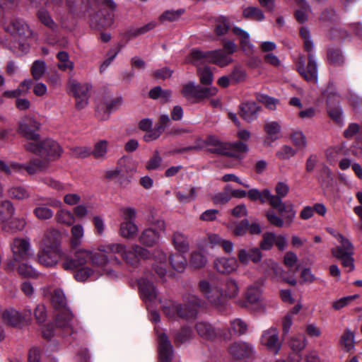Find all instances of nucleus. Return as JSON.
Segmentation results:
<instances>
[{
    "label": "nucleus",
    "mask_w": 362,
    "mask_h": 362,
    "mask_svg": "<svg viewBox=\"0 0 362 362\" xmlns=\"http://www.w3.org/2000/svg\"><path fill=\"white\" fill-rule=\"evenodd\" d=\"M108 252L78 250L75 253L74 259H66L62 263L65 270H74L80 267L75 273V279L78 281L83 282L86 280L94 281L100 276L106 274L109 277L115 279L117 274L107 267L109 263Z\"/></svg>",
    "instance_id": "f257e3e1"
},
{
    "label": "nucleus",
    "mask_w": 362,
    "mask_h": 362,
    "mask_svg": "<svg viewBox=\"0 0 362 362\" xmlns=\"http://www.w3.org/2000/svg\"><path fill=\"white\" fill-rule=\"evenodd\" d=\"M184 305L168 300L162 302V309L163 313L170 319L177 317L186 320L194 319L197 317L198 309L202 305L203 303L197 296L188 294L183 298Z\"/></svg>",
    "instance_id": "f03ea898"
},
{
    "label": "nucleus",
    "mask_w": 362,
    "mask_h": 362,
    "mask_svg": "<svg viewBox=\"0 0 362 362\" xmlns=\"http://www.w3.org/2000/svg\"><path fill=\"white\" fill-rule=\"evenodd\" d=\"M300 35L303 41L304 49L308 52V64L305 65L304 59L301 57L299 59L297 69L299 74L310 83L317 82V64L315 55L313 53L314 43L311 39L310 32L306 27H301Z\"/></svg>",
    "instance_id": "7ed1b4c3"
},
{
    "label": "nucleus",
    "mask_w": 362,
    "mask_h": 362,
    "mask_svg": "<svg viewBox=\"0 0 362 362\" xmlns=\"http://www.w3.org/2000/svg\"><path fill=\"white\" fill-rule=\"evenodd\" d=\"M99 250L105 252L119 255L127 265L133 267H138L141 259H147L150 256L148 250L136 244L127 247L122 243H111L107 245H100Z\"/></svg>",
    "instance_id": "20e7f679"
},
{
    "label": "nucleus",
    "mask_w": 362,
    "mask_h": 362,
    "mask_svg": "<svg viewBox=\"0 0 362 362\" xmlns=\"http://www.w3.org/2000/svg\"><path fill=\"white\" fill-rule=\"evenodd\" d=\"M51 301L53 306L59 310L56 316L58 327L71 329L74 317L70 310L66 307V301L64 292L56 289L52 294Z\"/></svg>",
    "instance_id": "39448f33"
},
{
    "label": "nucleus",
    "mask_w": 362,
    "mask_h": 362,
    "mask_svg": "<svg viewBox=\"0 0 362 362\" xmlns=\"http://www.w3.org/2000/svg\"><path fill=\"white\" fill-rule=\"evenodd\" d=\"M25 148L31 153L47 157L50 160L59 158L62 153V148L59 144L49 139L42 141L39 139L34 142L28 141L25 144Z\"/></svg>",
    "instance_id": "423d86ee"
},
{
    "label": "nucleus",
    "mask_w": 362,
    "mask_h": 362,
    "mask_svg": "<svg viewBox=\"0 0 362 362\" xmlns=\"http://www.w3.org/2000/svg\"><path fill=\"white\" fill-rule=\"evenodd\" d=\"M339 245L332 249V254L341 261L342 265L349 269V272L354 269V259L353 257L354 246L351 241L341 233L334 234Z\"/></svg>",
    "instance_id": "0eeeda50"
},
{
    "label": "nucleus",
    "mask_w": 362,
    "mask_h": 362,
    "mask_svg": "<svg viewBox=\"0 0 362 362\" xmlns=\"http://www.w3.org/2000/svg\"><path fill=\"white\" fill-rule=\"evenodd\" d=\"M276 194L273 197H277L276 202V209L279 213H286L285 221L287 224H291L296 216V211L291 203L283 202V198L286 197L289 192V187L286 182H278L274 188Z\"/></svg>",
    "instance_id": "6e6552de"
},
{
    "label": "nucleus",
    "mask_w": 362,
    "mask_h": 362,
    "mask_svg": "<svg viewBox=\"0 0 362 362\" xmlns=\"http://www.w3.org/2000/svg\"><path fill=\"white\" fill-rule=\"evenodd\" d=\"M30 309L19 311L13 308H0V325L2 324L13 327H18L30 320Z\"/></svg>",
    "instance_id": "1a4fd4ad"
},
{
    "label": "nucleus",
    "mask_w": 362,
    "mask_h": 362,
    "mask_svg": "<svg viewBox=\"0 0 362 362\" xmlns=\"http://www.w3.org/2000/svg\"><path fill=\"white\" fill-rule=\"evenodd\" d=\"M165 230V221L157 220L152 227L146 228L141 232L139 237V241L146 247H153L158 243L160 233Z\"/></svg>",
    "instance_id": "9d476101"
},
{
    "label": "nucleus",
    "mask_w": 362,
    "mask_h": 362,
    "mask_svg": "<svg viewBox=\"0 0 362 362\" xmlns=\"http://www.w3.org/2000/svg\"><path fill=\"white\" fill-rule=\"evenodd\" d=\"M217 92L215 87L204 88L194 83H189L184 86L182 88L183 95L192 103H198L202 100L211 95H214Z\"/></svg>",
    "instance_id": "9b49d317"
},
{
    "label": "nucleus",
    "mask_w": 362,
    "mask_h": 362,
    "mask_svg": "<svg viewBox=\"0 0 362 362\" xmlns=\"http://www.w3.org/2000/svg\"><path fill=\"white\" fill-rule=\"evenodd\" d=\"M10 247L15 262L27 259L32 257L34 255L30 239L28 238H14Z\"/></svg>",
    "instance_id": "f8f14e48"
},
{
    "label": "nucleus",
    "mask_w": 362,
    "mask_h": 362,
    "mask_svg": "<svg viewBox=\"0 0 362 362\" xmlns=\"http://www.w3.org/2000/svg\"><path fill=\"white\" fill-rule=\"evenodd\" d=\"M37 262L45 267H55L60 259H65L62 249L39 247Z\"/></svg>",
    "instance_id": "ddd939ff"
},
{
    "label": "nucleus",
    "mask_w": 362,
    "mask_h": 362,
    "mask_svg": "<svg viewBox=\"0 0 362 362\" xmlns=\"http://www.w3.org/2000/svg\"><path fill=\"white\" fill-rule=\"evenodd\" d=\"M199 288L209 303L216 307L221 305V291L216 283L203 279L199 281Z\"/></svg>",
    "instance_id": "4468645a"
},
{
    "label": "nucleus",
    "mask_w": 362,
    "mask_h": 362,
    "mask_svg": "<svg viewBox=\"0 0 362 362\" xmlns=\"http://www.w3.org/2000/svg\"><path fill=\"white\" fill-rule=\"evenodd\" d=\"M69 88L76 98V108L83 109L88 105V93L91 86L88 83H80L74 80H70Z\"/></svg>",
    "instance_id": "2eb2a0df"
},
{
    "label": "nucleus",
    "mask_w": 362,
    "mask_h": 362,
    "mask_svg": "<svg viewBox=\"0 0 362 362\" xmlns=\"http://www.w3.org/2000/svg\"><path fill=\"white\" fill-rule=\"evenodd\" d=\"M39 128L40 123L30 116L23 117L19 122V133L28 141L34 142L40 139L39 134L35 131Z\"/></svg>",
    "instance_id": "dca6fc26"
},
{
    "label": "nucleus",
    "mask_w": 362,
    "mask_h": 362,
    "mask_svg": "<svg viewBox=\"0 0 362 362\" xmlns=\"http://www.w3.org/2000/svg\"><path fill=\"white\" fill-rule=\"evenodd\" d=\"M262 269L268 275H272L277 281L286 282L290 285L295 286L297 283L295 278H286L284 276V269L272 259H267L262 264Z\"/></svg>",
    "instance_id": "f3484780"
},
{
    "label": "nucleus",
    "mask_w": 362,
    "mask_h": 362,
    "mask_svg": "<svg viewBox=\"0 0 362 362\" xmlns=\"http://www.w3.org/2000/svg\"><path fill=\"white\" fill-rule=\"evenodd\" d=\"M136 172V164L127 157L121 158L117 163V168L113 170H109L106 173L108 178H113L124 175H132Z\"/></svg>",
    "instance_id": "a211bd4d"
},
{
    "label": "nucleus",
    "mask_w": 362,
    "mask_h": 362,
    "mask_svg": "<svg viewBox=\"0 0 362 362\" xmlns=\"http://www.w3.org/2000/svg\"><path fill=\"white\" fill-rule=\"evenodd\" d=\"M261 344L274 354L279 353L281 347L279 332L276 328L270 327L263 332L261 337Z\"/></svg>",
    "instance_id": "6ab92c4d"
},
{
    "label": "nucleus",
    "mask_w": 362,
    "mask_h": 362,
    "mask_svg": "<svg viewBox=\"0 0 362 362\" xmlns=\"http://www.w3.org/2000/svg\"><path fill=\"white\" fill-rule=\"evenodd\" d=\"M5 29L12 35L22 38H28L33 34L29 26L20 18L11 19L8 23L5 24Z\"/></svg>",
    "instance_id": "aec40b11"
},
{
    "label": "nucleus",
    "mask_w": 362,
    "mask_h": 362,
    "mask_svg": "<svg viewBox=\"0 0 362 362\" xmlns=\"http://www.w3.org/2000/svg\"><path fill=\"white\" fill-rule=\"evenodd\" d=\"M231 356L236 359L250 358L254 354L253 346L246 341H239L232 344L228 348Z\"/></svg>",
    "instance_id": "412c9836"
},
{
    "label": "nucleus",
    "mask_w": 362,
    "mask_h": 362,
    "mask_svg": "<svg viewBox=\"0 0 362 362\" xmlns=\"http://www.w3.org/2000/svg\"><path fill=\"white\" fill-rule=\"evenodd\" d=\"M158 339V353L160 362H170L173 358V346L165 333L156 331Z\"/></svg>",
    "instance_id": "4be33fe9"
},
{
    "label": "nucleus",
    "mask_w": 362,
    "mask_h": 362,
    "mask_svg": "<svg viewBox=\"0 0 362 362\" xmlns=\"http://www.w3.org/2000/svg\"><path fill=\"white\" fill-rule=\"evenodd\" d=\"M138 285L142 299L146 303H155L158 293L153 282L146 278H141L138 281Z\"/></svg>",
    "instance_id": "5701e85b"
},
{
    "label": "nucleus",
    "mask_w": 362,
    "mask_h": 362,
    "mask_svg": "<svg viewBox=\"0 0 362 362\" xmlns=\"http://www.w3.org/2000/svg\"><path fill=\"white\" fill-rule=\"evenodd\" d=\"M214 269L220 274H229L238 268V259L235 257H217L214 262Z\"/></svg>",
    "instance_id": "b1692460"
},
{
    "label": "nucleus",
    "mask_w": 362,
    "mask_h": 362,
    "mask_svg": "<svg viewBox=\"0 0 362 362\" xmlns=\"http://www.w3.org/2000/svg\"><path fill=\"white\" fill-rule=\"evenodd\" d=\"M238 262L243 265H247L250 262L258 263L262 258V254L258 247L241 248L238 251Z\"/></svg>",
    "instance_id": "393cba45"
},
{
    "label": "nucleus",
    "mask_w": 362,
    "mask_h": 362,
    "mask_svg": "<svg viewBox=\"0 0 362 362\" xmlns=\"http://www.w3.org/2000/svg\"><path fill=\"white\" fill-rule=\"evenodd\" d=\"M196 329L198 334L205 339H213L217 336L222 337L225 340H230V335L221 334L220 330L214 328L211 324L206 322H199L196 325Z\"/></svg>",
    "instance_id": "a878e982"
},
{
    "label": "nucleus",
    "mask_w": 362,
    "mask_h": 362,
    "mask_svg": "<svg viewBox=\"0 0 362 362\" xmlns=\"http://www.w3.org/2000/svg\"><path fill=\"white\" fill-rule=\"evenodd\" d=\"M262 289L257 283L248 286L245 291V306L257 305L262 301Z\"/></svg>",
    "instance_id": "bb28decb"
},
{
    "label": "nucleus",
    "mask_w": 362,
    "mask_h": 362,
    "mask_svg": "<svg viewBox=\"0 0 362 362\" xmlns=\"http://www.w3.org/2000/svg\"><path fill=\"white\" fill-rule=\"evenodd\" d=\"M40 247L62 249L59 232L56 229H49L43 235Z\"/></svg>",
    "instance_id": "cd10ccee"
},
{
    "label": "nucleus",
    "mask_w": 362,
    "mask_h": 362,
    "mask_svg": "<svg viewBox=\"0 0 362 362\" xmlns=\"http://www.w3.org/2000/svg\"><path fill=\"white\" fill-rule=\"evenodd\" d=\"M260 107L255 102L243 103L240 107V115L247 122H251L257 118Z\"/></svg>",
    "instance_id": "c85d7f7f"
},
{
    "label": "nucleus",
    "mask_w": 362,
    "mask_h": 362,
    "mask_svg": "<svg viewBox=\"0 0 362 362\" xmlns=\"http://www.w3.org/2000/svg\"><path fill=\"white\" fill-rule=\"evenodd\" d=\"M122 97H117L105 104L100 105L98 107V115L100 119L105 120L108 118L110 114L117 110L122 104Z\"/></svg>",
    "instance_id": "c756f323"
},
{
    "label": "nucleus",
    "mask_w": 362,
    "mask_h": 362,
    "mask_svg": "<svg viewBox=\"0 0 362 362\" xmlns=\"http://www.w3.org/2000/svg\"><path fill=\"white\" fill-rule=\"evenodd\" d=\"M226 148V156L240 160L244 158L248 151L247 145L242 141L228 143Z\"/></svg>",
    "instance_id": "7c9ffc66"
},
{
    "label": "nucleus",
    "mask_w": 362,
    "mask_h": 362,
    "mask_svg": "<svg viewBox=\"0 0 362 362\" xmlns=\"http://www.w3.org/2000/svg\"><path fill=\"white\" fill-rule=\"evenodd\" d=\"M233 32L239 37L240 47L245 54L248 56L253 54L255 47L250 40L249 33L238 27H234Z\"/></svg>",
    "instance_id": "2f4dec72"
},
{
    "label": "nucleus",
    "mask_w": 362,
    "mask_h": 362,
    "mask_svg": "<svg viewBox=\"0 0 362 362\" xmlns=\"http://www.w3.org/2000/svg\"><path fill=\"white\" fill-rule=\"evenodd\" d=\"M210 51L203 52L199 49H192L189 55L187 57L186 62L192 63L197 67L205 63H209Z\"/></svg>",
    "instance_id": "473e14b6"
},
{
    "label": "nucleus",
    "mask_w": 362,
    "mask_h": 362,
    "mask_svg": "<svg viewBox=\"0 0 362 362\" xmlns=\"http://www.w3.org/2000/svg\"><path fill=\"white\" fill-rule=\"evenodd\" d=\"M239 286L238 282L231 278L227 279L223 284V288L221 291V299L226 298H234L239 293Z\"/></svg>",
    "instance_id": "72a5a7b5"
},
{
    "label": "nucleus",
    "mask_w": 362,
    "mask_h": 362,
    "mask_svg": "<svg viewBox=\"0 0 362 362\" xmlns=\"http://www.w3.org/2000/svg\"><path fill=\"white\" fill-rule=\"evenodd\" d=\"M209 63L215 64L221 67H224L232 62L230 56L222 49L210 51Z\"/></svg>",
    "instance_id": "f704fd0d"
},
{
    "label": "nucleus",
    "mask_w": 362,
    "mask_h": 362,
    "mask_svg": "<svg viewBox=\"0 0 362 362\" xmlns=\"http://www.w3.org/2000/svg\"><path fill=\"white\" fill-rule=\"evenodd\" d=\"M139 231L135 221H122L119 226V234L124 238L133 239Z\"/></svg>",
    "instance_id": "c9c22d12"
},
{
    "label": "nucleus",
    "mask_w": 362,
    "mask_h": 362,
    "mask_svg": "<svg viewBox=\"0 0 362 362\" xmlns=\"http://www.w3.org/2000/svg\"><path fill=\"white\" fill-rule=\"evenodd\" d=\"M198 189L193 186L187 187L185 190H179L175 192L177 200L182 204L194 201L197 197Z\"/></svg>",
    "instance_id": "e433bc0d"
},
{
    "label": "nucleus",
    "mask_w": 362,
    "mask_h": 362,
    "mask_svg": "<svg viewBox=\"0 0 362 362\" xmlns=\"http://www.w3.org/2000/svg\"><path fill=\"white\" fill-rule=\"evenodd\" d=\"M172 243L175 249L180 253L188 252L189 245L187 237L180 232H175L172 236Z\"/></svg>",
    "instance_id": "4c0bfd02"
},
{
    "label": "nucleus",
    "mask_w": 362,
    "mask_h": 362,
    "mask_svg": "<svg viewBox=\"0 0 362 362\" xmlns=\"http://www.w3.org/2000/svg\"><path fill=\"white\" fill-rule=\"evenodd\" d=\"M206 144L207 145V151L218 154V155H226V151H227V144L228 143H223L221 142L218 139H216L214 136H209Z\"/></svg>",
    "instance_id": "58836bf2"
},
{
    "label": "nucleus",
    "mask_w": 362,
    "mask_h": 362,
    "mask_svg": "<svg viewBox=\"0 0 362 362\" xmlns=\"http://www.w3.org/2000/svg\"><path fill=\"white\" fill-rule=\"evenodd\" d=\"M334 100L339 103V96L338 95H329L327 98V105H328V112L329 117L336 121L338 123L342 122V110L341 107L339 106H333L334 105Z\"/></svg>",
    "instance_id": "ea45409f"
},
{
    "label": "nucleus",
    "mask_w": 362,
    "mask_h": 362,
    "mask_svg": "<svg viewBox=\"0 0 362 362\" xmlns=\"http://www.w3.org/2000/svg\"><path fill=\"white\" fill-rule=\"evenodd\" d=\"M8 196L16 200H24L28 199L30 196V192L24 186L13 185L8 189Z\"/></svg>",
    "instance_id": "a19ab883"
},
{
    "label": "nucleus",
    "mask_w": 362,
    "mask_h": 362,
    "mask_svg": "<svg viewBox=\"0 0 362 362\" xmlns=\"http://www.w3.org/2000/svg\"><path fill=\"white\" fill-rule=\"evenodd\" d=\"M84 236V228L81 224H76L71 229L70 244L72 248L80 246Z\"/></svg>",
    "instance_id": "79ce46f5"
},
{
    "label": "nucleus",
    "mask_w": 362,
    "mask_h": 362,
    "mask_svg": "<svg viewBox=\"0 0 362 362\" xmlns=\"http://www.w3.org/2000/svg\"><path fill=\"white\" fill-rule=\"evenodd\" d=\"M281 125L278 122H267L264 124V131L267 134V139L274 141L281 137Z\"/></svg>",
    "instance_id": "37998d69"
},
{
    "label": "nucleus",
    "mask_w": 362,
    "mask_h": 362,
    "mask_svg": "<svg viewBox=\"0 0 362 362\" xmlns=\"http://www.w3.org/2000/svg\"><path fill=\"white\" fill-rule=\"evenodd\" d=\"M14 213L15 208L10 201L4 200L0 203V223H6Z\"/></svg>",
    "instance_id": "c03bdc74"
},
{
    "label": "nucleus",
    "mask_w": 362,
    "mask_h": 362,
    "mask_svg": "<svg viewBox=\"0 0 362 362\" xmlns=\"http://www.w3.org/2000/svg\"><path fill=\"white\" fill-rule=\"evenodd\" d=\"M108 152V142L106 140H100L96 142L93 149L91 151V155L98 160H105L107 158Z\"/></svg>",
    "instance_id": "a18cd8bd"
},
{
    "label": "nucleus",
    "mask_w": 362,
    "mask_h": 362,
    "mask_svg": "<svg viewBox=\"0 0 362 362\" xmlns=\"http://www.w3.org/2000/svg\"><path fill=\"white\" fill-rule=\"evenodd\" d=\"M59 60L57 67L62 71H72L74 67V62L69 59V56L67 52L61 51L57 54Z\"/></svg>",
    "instance_id": "49530a36"
},
{
    "label": "nucleus",
    "mask_w": 362,
    "mask_h": 362,
    "mask_svg": "<svg viewBox=\"0 0 362 362\" xmlns=\"http://www.w3.org/2000/svg\"><path fill=\"white\" fill-rule=\"evenodd\" d=\"M354 333L349 329H346L341 337L340 344L346 351H350L354 349Z\"/></svg>",
    "instance_id": "de8ad7c7"
},
{
    "label": "nucleus",
    "mask_w": 362,
    "mask_h": 362,
    "mask_svg": "<svg viewBox=\"0 0 362 362\" xmlns=\"http://www.w3.org/2000/svg\"><path fill=\"white\" fill-rule=\"evenodd\" d=\"M300 8L296 10L295 16L300 23H303L308 21L310 13L309 6L306 4L305 0H296Z\"/></svg>",
    "instance_id": "09e8293b"
},
{
    "label": "nucleus",
    "mask_w": 362,
    "mask_h": 362,
    "mask_svg": "<svg viewBox=\"0 0 362 362\" xmlns=\"http://www.w3.org/2000/svg\"><path fill=\"white\" fill-rule=\"evenodd\" d=\"M47 69L46 63L43 60H36L31 66V74L36 81L42 78Z\"/></svg>",
    "instance_id": "8fccbe9b"
},
{
    "label": "nucleus",
    "mask_w": 362,
    "mask_h": 362,
    "mask_svg": "<svg viewBox=\"0 0 362 362\" xmlns=\"http://www.w3.org/2000/svg\"><path fill=\"white\" fill-rule=\"evenodd\" d=\"M227 228L231 230L235 235L243 236L248 230L249 221L247 219H243L236 225L232 223L228 224Z\"/></svg>",
    "instance_id": "3c124183"
},
{
    "label": "nucleus",
    "mask_w": 362,
    "mask_h": 362,
    "mask_svg": "<svg viewBox=\"0 0 362 362\" xmlns=\"http://www.w3.org/2000/svg\"><path fill=\"white\" fill-rule=\"evenodd\" d=\"M25 220L23 218H16L4 225L3 229L6 231L16 232L22 230L25 226Z\"/></svg>",
    "instance_id": "603ef678"
},
{
    "label": "nucleus",
    "mask_w": 362,
    "mask_h": 362,
    "mask_svg": "<svg viewBox=\"0 0 362 362\" xmlns=\"http://www.w3.org/2000/svg\"><path fill=\"white\" fill-rule=\"evenodd\" d=\"M57 223L71 226L74 223V216L73 214L68 210L61 209L59 210L55 216Z\"/></svg>",
    "instance_id": "864d4df0"
},
{
    "label": "nucleus",
    "mask_w": 362,
    "mask_h": 362,
    "mask_svg": "<svg viewBox=\"0 0 362 362\" xmlns=\"http://www.w3.org/2000/svg\"><path fill=\"white\" fill-rule=\"evenodd\" d=\"M245 18L262 21L264 18L263 12L257 7L250 6L245 8L243 11Z\"/></svg>",
    "instance_id": "5fc2aeb1"
},
{
    "label": "nucleus",
    "mask_w": 362,
    "mask_h": 362,
    "mask_svg": "<svg viewBox=\"0 0 362 362\" xmlns=\"http://www.w3.org/2000/svg\"><path fill=\"white\" fill-rule=\"evenodd\" d=\"M35 217L41 221H45L52 218L54 212L49 208L40 205L36 206L33 210Z\"/></svg>",
    "instance_id": "6e6d98bb"
},
{
    "label": "nucleus",
    "mask_w": 362,
    "mask_h": 362,
    "mask_svg": "<svg viewBox=\"0 0 362 362\" xmlns=\"http://www.w3.org/2000/svg\"><path fill=\"white\" fill-rule=\"evenodd\" d=\"M156 262H159L160 266H156L155 268L156 272L160 276L163 277L166 273L165 264L167 262V256L162 251H156Z\"/></svg>",
    "instance_id": "4d7b16f0"
},
{
    "label": "nucleus",
    "mask_w": 362,
    "mask_h": 362,
    "mask_svg": "<svg viewBox=\"0 0 362 362\" xmlns=\"http://www.w3.org/2000/svg\"><path fill=\"white\" fill-rule=\"evenodd\" d=\"M230 23L229 20L224 17H219L216 22L215 31L217 35H223L230 29Z\"/></svg>",
    "instance_id": "13d9d810"
},
{
    "label": "nucleus",
    "mask_w": 362,
    "mask_h": 362,
    "mask_svg": "<svg viewBox=\"0 0 362 362\" xmlns=\"http://www.w3.org/2000/svg\"><path fill=\"white\" fill-rule=\"evenodd\" d=\"M305 337L302 334L293 337L289 342L291 349L297 353L301 351L305 347Z\"/></svg>",
    "instance_id": "bf43d9fd"
},
{
    "label": "nucleus",
    "mask_w": 362,
    "mask_h": 362,
    "mask_svg": "<svg viewBox=\"0 0 362 362\" xmlns=\"http://www.w3.org/2000/svg\"><path fill=\"white\" fill-rule=\"evenodd\" d=\"M258 201H259L262 204H264L267 202H269V204L273 208L276 209V202L277 201V197H273V194L269 189H264L260 191L259 195Z\"/></svg>",
    "instance_id": "052dcab7"
},
{
    "label": "nucleus",
    "mask_w": 362,
    "mask_h": 362,
    "mask_svg": "<svg viewBox=\"0 0 362 362\" xmlns=\"http://www.w3.org/2000/svg\"><path fill=\"white\" fill-rule=\"evenodd\" d=\"M327 60L330 64L339 66L343 63L344 57L339 49L329 48L327 52Z\"/></svg>",
    "instance_id": "680f3d73"
},
{
    "label": "nucleus",
    "mask_w": 362,
    "mask_h": 362,
    "mask_svg": "<svg viewBox=\"0 0 362 362\" xmlns=\"http://www.w3.org/2000/svg\"><path fill=\"white\" fill-rule=\"evenodd\" d=\"M18 272L23 277L37 278L38 276L37 271L27 263L20 264L18 267Z\"/></svg>",
    "instance_id": "e2e57ef3"
},
{
    "label": "nucleus",
    "mask_w": 362,
    "mask_h": 362,
    "mask_svg": "<svg viewBox=\"0 0 362 362\" xmlns=\"http://www.w3.org/2000/svg\"><path fill=\"white\" fill-rule=\"evenodd\" d=\"M291 139L298 149L303 150L306 147V139L301 131L293 132L291 135Z\"/></svg>",
    "instance_id": "0e129e2a"
},
{
    "label": "nucleus",
    "mask_w": 362,
    "mask_h": 362,
    "mask_svg": "<svg viewBox=\"0 0 362 362\" xmlns=\"http://www.w3.org/2000/svg\"><path fill=\"white\" fill-rule=\"evenodd\" d=\"M136 209L131 206H124L119 209V216L122 221H135Z\"/></svg>",
    "instance_id": "69168bd1"
},
{
    "label": "nucleus",
    "mask_w": 362,
    "mask_h": 362,
    "mask_svg": "<svg viewBox=\"0 0 362 362\" xmlns=\"http://www.w3.org/2000/svg\"><path fill=\"white\" fill-rule=\"evenodd\" d=\"M206 262L207 259L203 252L195 251L192 253L190 263L194 267H202L206 265Z\"/></svg>",
    "instance_id": "338daca9"
},
{
    "label": "nucleus",
    "mask_w": 362,
    "mask_h": 362,
    "mask_svg": "<svg viewBox=\"0 0 362 362\" xmlns=\"http://www.w3.org/2000/svg\"><path fill=\"white\" fill-rule=\"evenodd\" d=\"M230 329L233 334L240 336L246 333L247 325L240 319H235L230 321Z\"/></svg>",
    "instance_id": "774afa93"
}]
</instances>
